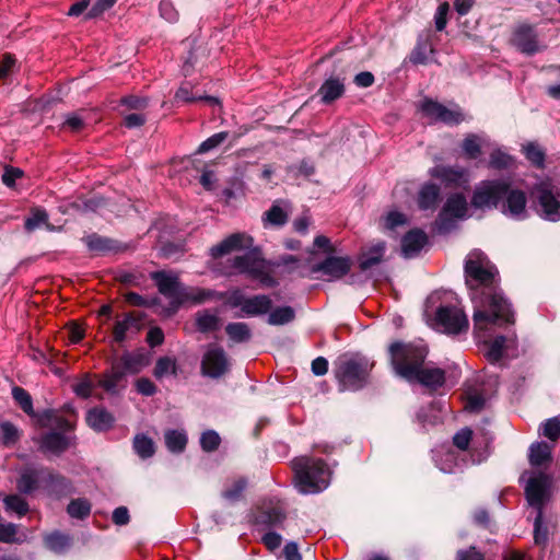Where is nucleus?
Returning <instances> with one entry per match:
<instances>
[{
  "label": "nucleus",
  "mask_w": 560,
  "mask_h": 560,
  "mask_svg": "<svg viewBox=\"0 0 560 560\" xmlns=\"http://www.w3.org/2000/svg\"><path fill=\"white\" fill-rule=\"evenodd\" d=\"M465 281L470 290L480 288L488 290L483 293L480 305L483 310H476L474 313L475 329L483 330L488 324L502 322L514 324V314L511 305L497 291L498 270L489 258L479 250L469 253L464 266Z\"/></svg>",
  "instance_id": "1"
},
{
  "label": "nucleus",
  "mask_w": 560,
  "mask_h": 560,
  "mask_svg": "<svg viewBox=\"0 0 560 560\" xmlns=\"http://www.w3.org/2000/svg\"><path fill=\"white\" fill-rule=\"evenodd\" d=\"M293 483L303 494L318 493L325 490L331 478L328 464L318 457L302 455L291 460Z\"/></svg>",
  "instance_id": "2"
},
{
  "label": "nucleus",
  "mask_w": 560,
  "mask_h": 560,
  "mask_svg": "<svg viewBox=\"0 0 560 560\" xmlns=\"http://www.w3.org/2000/svg\"><path fill=\"white\" fill-rule=\"evenodd\" d=\"M375 362L359 352H347L337 358L334 375L342 392H357L370 381Z\"/></svg>",
  "instance_id": "3"
},
{
  "label": "nucleus",
  "mask_w": 560,
  "mask_h": 560,
  "mask_svg": "<svg viewBox=\"0 0 560 560\" xmlns=\"http://www.w3.org/2000/svg\"><path fill=\"white\" fill-rule=\"evenodd\" d=\"M151 279L155 282L159 292L170 300L173 311L187 302L200 304L218 296L217 292L209 289L186 288L178 276L165 271H154Z\"/></svg>",
  "instance_id": "4"
},
{
  "label": "nucleus",
  "mask_w": 560,
  "mask_h": 560,
  "mask_svg": "<svg viewBox=\"0 0 560 560\" xmlns=\"http://www.w3.org/2000/svg\"><path fill=\"white\" fill-rule=\"evenodd\" d=\"M388 353L395 373L411 381L417 370L425 363L428 348L421 342L396 340L389 345Z\"/></svg>",
  "instance_id": "5"
},
{
  "label": "nucleus",
  "mask_w": 560,
  "mask_h": 560,
  "mask_svg": "<svg viewBox=\"0 0 560 560\" xmlns=\"http://www.w3.org/2000/svg\"><path fill=\"white\" fill-rule=\"evenodd\" d=\"M66 487L67 479L48 467H25L16 480V488L23 494H30L39 488L57 493Z\"/></svg>",
  "instance_id": "6"
},
{
  "label": "nucleus",
  "mask_w": 560,
  "mask_h": 560,
  "mask_svg": "<svg viewBox=\"0 0 560 560\" xmlns=\"http://www.w3.org/2000/svg\"><path fill=\"white\" fill-rule=\"evenodd\" d=\"M232 265L240 273L247 275L250 279L259 281L264 287L271 288L277 284L270 264L261 257L258 249L235 256Z\"/></svg>",
  "instance_id": "7"
},
{
  "label": "nucleus",
  "mask_w": 560,
  "mask_h": 560,
  "mask_svg": "<svg viewBox=\"0 0 560 560\" xmlns=\"http://www.w3.org/2000/svg\"><path fill=\"white\" fill-rule=\"evenodd\" d=\"M506 190V180H483L476 186L471 197V205L477 209L498 208L503 201Z\"/></svg>",
  "instance_id": "8"
},
{
  "label": "nucleus",
  "mask_w": 560,
  "mask_h": 560,
  "mask_svg": "<svg viewBox=\"0 0 560 560\" xmlns=\"http://www.w3.org/2000/svg\"><path fill=\"white\" fill-rule=\"evenodd\" d=\"M509 42L525 55H534L541 49L537 31L534 25L528 23L517 24L512 30Z\"/></svg>",
  "instance_id": "9"
},
{
  "label": "nucleus",
  "mask_w": 560,
  "mask_h": 560,
  "mask_svg": "<svg viewBox=\"0 0 560 560\" xmlns=\"http://www.w3.org/2000/svg\"><path fill=\"white\" fill-rule=\"evenodd\" d=\"M435 320L450 335H458L468 329V318L457 306H440L435 313Z\"/></svg>",
  "instance_id": "10"
},
{
  "label": "nucleus",
  "mask_w": 560,
  "mask_h": 560,
  "mask_svg": "<svg viewBox=\"0 0 560 560\" xmlns=\"http://www.w3.org/2000/svg\"><path fill=\"white\" fill-rule=\"evenodd\" d=\"M534 194L544 218L553 222L560 220V190H553L548 183H540Z\"/></svg>",
  "instance_id": "11"
},
{
  "label": "nucleus",
  "mask_w": 560,
  "mask_h": 560,
  "mask_svg": "<svg viewBox=\"0 0 560 560\" xmlns=\"http://www.w3.org/2000/svg\"><path fill=\"white\" fill-rule=\"evenodd\" d=\"M420 109L428 118L446 125H459L465 120V116L458 106L448 108L431 98H424L421 102Z\"/></svg>",
  "instance_id": "12"
},
{
  "label": "nucleus",
  "mask_w": 560,
  "mask_h": 560,
  "mask_svg": "<svg viewBox=\"0 0 560 560\" xmlns=\"http://www.w3.org/2000/svg\"><path fill=\"white\" fill-rule=\"evenodd\" d=\"M352 259L348 256H332L329 255L323 261L315 264L312 267V272L327 277V280L334 281L343 278L352 268Z\"/></svg>",
  "instance_id": "13"
},
{
  "label": "nucleus",
  "mask_w": 560,
  "mask_h": 560,
  "mask_svg": "<svg viewBox=\"0 0 560 560\" xmlns=\"http://www.w3.org/2000/svg\"><path fill=\"white\" fill-rule=\"evenodd\" d=\"M287 518L284 505L279 500L264 501L257 506L254 516L256 525H264L267 527L280 526Z\"/></svg>",
  "instance_id": "14"
},
{
  "label": "nucleus",
  "mask_w": 560,
  "mask_h": 560,
  "mask_svg": "<svg viewBox=\"0 0 560 560\" xmlns=\"http://www.w3.org/2000/svg\"><path fill=\"white\" fill-rule=\"evenodd\" d=\"M254 245L252 235L245 232H237L226 236L219 244L210 248V255L213 259L221 258L232 252L247 250Z\"/></svg>",
  "instance_id": "15"
},
{
  "label": "nucleus",
  "mask_w": 560,
  "mask_h": 560,
  "mask_svg": "<svg viewBox=\"0 0 560 560\" xmlns=\"http://www.w3.org/2000/svg\"><path fill=\"white\" fill-rule=\"evenodd\" d=\"M229 369L225 351L221 347L212 346L203 354L201 372L212 378L222 376Z\"/></svg>",
  "instance_id": "16"
},
{
  "label": "nucleus",
  "mask_w": 560,
  "mask_h": 560,
  "mask_svg": "<svg viewBox=\"0 0 560 560\" xmlns=\"http://www.w3.org/2000/svg\"><path fill=\"white\" fill-rule=\"evenodd\" d=\"M550 478L546 474H539L528 479L525 487V497L528 504L542 514V506L548 497Z\"/></svg>",
  "instance_id": "17"
},
{
  "label": "nucleus",
  "mask_w": 560,
  "mask_h": 560,
  "mask_svg": "<svg viewBox=\"0 0 560 560\" xmlns=\"http://www.w3.org/2000/svg\"><path fill=\"white\" fill-rule=\"evenodd\" d=\"M291 202L285 199L275 200L271 207L264 212L261 222L265 228L284 226L291 214Z\"/></svg>",
  "instance_id": "18"
},
{
  "label": "nucleus",
  "mask_w": 560,
  "mask_h": 560,
  "mask_svg": "<svg viewBox=\"0 0 560 560\" xmlns=\"http://www.w3.org/2000/svg\"><path fill=\"white\" fill-rule=\"evenodd\" d=\"M83 242L88 246L89 250L94 255L117 254L127 249L126 245H122L109 237L101 236L96 233L86 235L83 238Z\"/></svg>",
  "instance_id": "19"
},
{
  "label": "nucleus",
  "mask_w": 560,
  "mask_h": 560,
  "mask_svg": "<svg viewBox=\"0 0 560 560\" xmlns=\"http://www.w3.org/2000/svg\"><path fill=\"white\" fill-rule=\"evenodd\" d=\"M431 175L448 187L457 188L468 183V172L459 166L438 165L433 167Z\"/></svg>",
  "instance_id": "20"
},
{
  "label": "nucleus",
  "mask_w": 560,
  "mask_h": 560,
  "mask_svg": "<svg viewBox=\"0 0 560 560\" xmlns=\"http://www.w3.org/2000/svg\"><path fill=\"white\" fill-rule=\"evenodd\" d=\"M526 203L527 198L525 192L521 189L511 188L508 182V190L501 202V211L504 214L517 218L525 212Z\"/></svg>",
  "instance_id": "21"
},
{
  "label": "nucleus",
  "mask_w": 560,
  "mask_h": 560,
  "mask_svg": "<svg viewBox=\"0 0 560 560\" xmlns=\"http://www.w3.org/2000/svg\"><path fill=\"white\" fill-rule=\"evenodd\" d=\"M416 374L410 382H417L431 390H436L445 383V371L440 368L428 366L423 363Z\"/></svg>",
  "instance_id": "22"
},
{
  "label": "nucleus",
  "mask_w": 560,
  "mask_h": 560,
  "mask_svg": "<svg viewBox=\"0 0 560 560\" xmlns=\"http://www.w3.org/2000/svg\"><path fill=\"white\" fill-rule=\"evenodd\" d=\"M90 428L97 432L108 431L113 428L115 418L103 407H94L90 409L85 417Z\"/></svg>",
  "instance_id": "23"
},
{
  "label": "nucleus",
  "mask_w": 560,
  "mask_h": 560,
  "mask_svg": "<svg viewBox=\"0 0 560 560\" xmlns=\"http://www.w3.org/2000/svg\"><path fill=\"white\" fill-rule=\"evenodd\" d=\"M141 317L135 312L124 315L121 319H117L113 327V338L117 343H121L127 338V332L130 330L138 331L140 329Z\"/></svg>",
  "instance_id": "24"
},
{
  "label": "nucleus",
  "mask_w": 560,
  "mask_h": 560,
  "mask_svg": "<svg viewBox=\"0 0 560 560\" xmlns=\"http://www.w3.org/2000/svg\"><path fill=\"white\" fill-rule=\"evenodd\" d=\"M38 443L39 450L43 453H51L55 455L63 453L69 447V440L58 432H49L42 435Z\"/></svg>",
  "instance_id": "25"
},
{
  "label": "nucleus",
  "mask_w": 560,
  "mask_h": 560,
  "mask_svg": "<svg viewBox=\"0 0 560 560\" xmlns=\"http://www.w3.org/2000/svg\"><path fill=\"white\" fill-rule=\"evenodd\" d=\"M427 241L428 237L423 231L413 229L401 240L402 253L406 257H411L421 250V248L427 244Z\"/></svg>",
  "instance_id": "26"
},
{
  "label": "nucleus",
  "mask_w": 560,
  "mask_h": 560,
  "mask_svg": "<svg viewBox=\"0 0 560 560\" xmlns=\"http://www.w3.org/2000/svg\"><path fill=\"white\" fill-rule=\"evenodd\" d=\"M37 425L40 428L55 427L62 431H71L74 429L75 420L66 419L54 410H45L37 416Z\"/></svg>",
  "instance_id": "27"
},
{
  "label": "nucleus",
  "mask_w": 560,
  "mask_h": 560,
  "mask_svg": "<svg viewBox=\"0 0 560 560\" xmlns=\"http://www.w3.org/2000/svg\"><path fill=\"white\" fill-rule=\"evenodd\" d=\"M466 198L462 194H453L447 198L446 202L444 203L443 209L440 213V219L443 220L447 215L452 218L462 219L466 215Z\"/></svg>",
  "instance_id": "28"
},
{
  "label": "nucleus",
  "mask_w": 560,
  "mask_h": 560,
  "mask_svg": "<svg viewBox=\"0 0 560 560\" xmlns=\"http://www.w3.org/2000/svg\"><path fill=\"white\" fill-rule=\"evenodd\" d=\"M345 93L343 81L339 78L327 79L319 88L318 95L324 104H330Z\"/></svg>",
  "instance_id": "29"
},
{
  "label": "nucleus",
  "mask_w": 560,
  "mask_h": 560,
  "mask_svg": "<svg viewBox=\"0 0 560 560\" xmlns=\"http://www.w3.org/2000/svg\"><path fill=\"white\" fill-rule=\"evenodd\" d=\"M272 301L268 295L258 294L247 298L243 314L253 317L264 315L270 312Z\"/></svg>",
  "instance_id": "30"
},
{
  "label": "nucleus",
  "mask_w": 560,
  "mask_h": 560,
  "mask_svg": "<svg viewBox=\"0 0 560 560\" xmlns=\"http://www.w3.org/2000/svg\"><path fill=\"white\" fill-rule=\"evenodd\" d=\"M116 364H120V369L124 371V374H137L143 368H145L149 363L148 358L142 353H124L119 360L115 362Z\"/></svg>",
  "instance_id": "31"
},
{
  "label": "nucleus",
  "mask_w": 560,
  "mask_h": 560,
  "mask_svg": "<svg viewBox=\"0 0 560 560\" xmlns=\"http://www.w3.org/2000/svg\"><path fill=\"white\" fill-rule=\"evenodd\" d=\"M124 371L120 369V364L115 362L108 372H105L101 376H97V385L107 393H115L118 384L125 378Z\"/></svg>",
  "instance_id": "32"
},
{
  "label": "nucleus",
  "mask_w": 560,
  "mask_h": 560,
  "mask_svg": "<svg viewBox=\"0 0 560 560\" xmlns=\"http://www.w3.org/2000/svg\"><path fill=\"white\" fill-rule=\"evenodd\" d=\"M385 253V243L378 242L366 250L362 252L360 256V268L361 270H368L375 265H378L383 260Z\"/></svg>",
  "instance_id": "33"
},
{
  "label": "nucleus",
  "mask_w": 560,
  "mask_h": 560,
  "mask_svg": "<svg viewBox=\"0 0 560 560\" xmlns=\"http://www.w3.org/2000/svg\"><path fill=\"white\" fill-rule=\"evenodd\" d=\"M551 462V446L546 442H538L530 446L529 463L533 466H544Z\"/></svg>",
  "instance_id": "34"
},
{
  "label": "nucleus",
  "mask_w": 560,
  "mask_h": 560,
  "mask_svg": "<svg viewBox=\"0 0 560 560\" xmlns=\"http://www.w3.org/2000/svg\"><path fill=\"white\" fill-rule=\"evenodd\" d=\"M439 197L440 188L434 184H427L419 191L418 206L422 210L434 209Z\"/></svg>",
  "instance_id": "35"
},
{
  "label": "nucleus",
  "mask_w": 560,
  "mask_h": 560,
  "mask_svg": "<svg viewBox=\"0 0 560 560\" xmlns=\"http://www.w3.org/2000/svg\"><path fill=\"white\" fill-rule=\"evenodd\" d=\"M12 397L15 400V402L19 405V407L30 417L34 418L37 422V416L39 413H36L33 408V399L30 393L20 386H14L12 388Z\"/></svg>",
  "instance_id": "36"
},
{
  "label": "nucleus",
  "mask_w": 560,
  "mask_h": 560,
  "mask_svg": "<svg viewBox=\"0 0 560 560\" xmlns=\"http://www.w3.org/2000/svg\"><path fill=\"white\" fill-rule=\"evenodd\" d=\"M164 441L170 452L182 453L186 448L188 440L184 431L167 430L164 433Z\"/></svg>",
  "instance_id": "37"
},
{
  "label": "nucleus",
  "mask_w": 560,
  "mask_h": 560,
  "mask_svg": "<svg viewBox=\"0 0 560 560\" xmlns=\"http://www.w3.org/2000/svg\"><path fill=\"white\" fill-rule=\"evenodd\" d=\"M97 385V375L84 374L75 384L72 389L77 396L86 399L92 396L93 389Z\"/></svg>",
  "instance_id": "38"
},
{
  "label": "nucleus",
  "mask_w": 560,
  "mask_h": 560,
  "mask_svg": "<svg viewBox=\"0 0 560 560\" xmlns=\"http://www.w3.org/2000/svg\"><path fill=\"white\" fill-rule=\"evenodd\" d=\"M133 450L139 457L147 459L154 455L155 444L151 438L141 433L133 438Z\"/></svg>",
  "instance_id": "39"
},
{
  "label": "nucleus",
  "mask_w": 560,
  "mask_h": 560,
  "mask_svg": "<svg viewBox=\"0 0 560 560\" xmlns=\"http://www.w3.org/2000/svg\"><path fill=\"white\" fill-rule=\"evenodd\" d=\"M522 151L526 159L536 167L542 168L545 165L546 153L544 149L536 142H527L523 144Z\"/></svg>",
  "instance_id": "40"
},
{
  "label": "nucleus",
  "mask_w": 560,
  "mask_h": 560,
  "mask_svg": "<svg viewBox=\"0 0 560 560\" xmlns=\"http://www.w3.org/2000/svg\"><path fill=\"white\" fill-rule=\"evenodd\" d=\"M175 100L177 101H182V102H185V103H192V102H196V101H205L207 102L209 105H220V101L214 97V96H208V95H198V96H195L192 94V91L189 86L187 85H182L176 94H175Z\"/></svg>",
  "instance_id": "41"
},
{
  "label": "nucleus",
  "mask_w": 560,
  "mask_h": 560,
  "mask_svg": "<svg viewBox=\"0 0 560 560\" xmlns=\"http://www.w3.org/2000/svg\"><path fill=\"white\" fill-rule=\"evenodd\" d=\"M225 332L234 342H244L250 338V329L246 323H230L225 327Z\"/></svg>",
  "instance_id": "42"
},
{
  "label": "nucleus",
  "mask_w": 560,
  "mask_h": 560,
  "mask_svg": "<svg viewBox=\"0 0 560 560\" xmlns=\"http://www.w3.org/2000/svg\"><path fill=\"white\" fill-rule=\"evenodd\" d=\"M246 485L247 482L244 478L233 479L226 483L222 497L228 501L235 502L242 498Z\"/></svg>",
  "instance_id": "43"
},
{
  "label": "nucleus",
  "mask_w": 560,
  "mask_h": 560,
  "mask_svg": "<svg viewBox=\"0 0 560 560\" xmlns=\"http://www.w3.org/2000/svg\"><path fill=\"white\" fill-rule=\"evenodd\" d=\"M168 374H172V375L177 374L176 360L171 357H162V358L158 359L154 370H153V375L156 378H162Z\"/></svg>",
  "instance_id": "44"
},
{
  "label": "nucleus",
  "mask_w": 560,
  "mask_h": 560,
  "mask_svg": "<svg viewBox=\"0 0 560 560\" xmlns=\"http://www.w3.org/2000/svg\"><path fill=\"white\" fill-rule=\"evenodd\" d=\"M68 514L78 520H84L91 513V503L86 499H74L67 506Z\"/></svg>",
  "instance_id": "45"
},
{
  "label": "nucleus",
  "mask_w": 560,
  "mask_h": 560,
  "mask_svg": "<svg viewBox=\"0 0 560 560\" xmlns=\"http://www.w3.org/2000/svg\"><path fill=\"white\" fill-rule=\"evenodd\" d=\"M464 407L470 412H477L485 406V397L477 389H468L463 395Z\"/></svg>",
  "instance_id": "46"
},
{
  "label": "nucleus",
  "mask_w": 560,
  "mask_h": 560,
  "mask_svg": "<svg viewBox=\"0 0 560 560\" xmlns=\"http://www.w3.org/2000/svg\"><path fill=\"white\" fill-rule=\"evenodd\" d=\"M45 546L55 552H62L70 546L69 536L61 533H52L45 537Z\"/></svg>",
  "instance_id": "47"
},
{
  "label": "nucleus",
  "mask_w": 560,
  "mask_h": 560,
  "mask_svg": "<svg viewBox=\"0 0 560 560\" xmlns=\"http://www.w3.org/2000/svg\"><path fill=\"white\" fill-rule=\"evenodd\" d=\"M196 324L199 331L209 332L219 328L220 318L208 312H201L197 314Z\"/></svg>",
  "instance_id": "48"
},
{
  "label": "nucleus",
  "mask_w": 560,
  "mask_h": 560,
  "mask_svg": "<svg viewBox=\"0 0 560 560\" xmlns=\"http://www.w3.org/2000/svg\"><path fill=\"white\" fill-rule=\"evenodd\" d=\"M294 319V311L290 306L277 307L270 312L268 323L270 325H284Z\"/></svg>",
  "instance_id": "49"
},
{
  "label": "nucleus",
  "mask_w": 560,
  "mask_h": 560,
  "mask_svg": "<svg viewBox=\"0 0 560 560\" xmlns=\"http://www.w3.org/2000/svg\"><path fill=\"white\" fill-rule=\"evenodd\" d=\"M5 509L24 516L28 512V503L19 494L7 495L3 500Z\"/></svg>",
  "instance_id": "50"
},
{
  "label": "nucleus",
  "mask_w": 560,
  "mask_h": 560,
  "mask_svg": "<svg viewBox=\"0 0 560 560\" xmlns=\"http://www.w3.org/2000/svg\"><path fill=\"white\" fill-rule=\"evenodd\" d=\"M505 341V337L499 336L492 341L485 342V345L488 347L486 357L490 362L494 363L501 360Z\"/></svg>",
  "instance_id": "51"
},
{
  "label": "nucleus",
  "mask_w": 560,
  "mask_h": 560,
  "mask_svg": "<svg viewBox=\"0 0 560 560\" xmlns=\"http://www.w3.org/2000/svg\"><path fill=\"white\" fill-rule=\"evenodd\" d=\"M513 163V158L501 150H494L490 154L489 166L494 170H508Z\"/></svg>",
  "instance_id": "52"
},
{
  "label": "nucleus",
  "mask_w": 560,
  "mask_h": 560,
  "mask_svg": "<svg viewBox=\"0 0 560 560\" xmlns=\"http://www.w3.org/2000/svg\"><path fill=\"white\" fill-rule=\"evenodd\" d=\"M462 148L468 159L475 160L481 154L480 139L476 135H468L463 141Z\"/></svg>",
  "instance_id": "53"
},
{
  "label": "nucleus",
  "mask_w": 560,
  "mask_h": 560,
  "mask_svg": "<svg viewBox=\"0 0 560 560\" xmlns=\"http://www.w3.org/2000/svg\"><path fill=\"white\" fill-rule=\"evenodd\" d=\"M220 443H221V438L213 430H208L201 434L200 445L205 452L210 453V452L217 451L220 446Z\"/></svg>",
  "instance_id": "54"
},
{
  "label": "nucleus",
  "mask_w": 560,
  "mask_h": 560,
  "mask_svg": "<svg viewBox=\"0 0 560 560\" xmlns=\"http://www.w3.org/2000/svg\"><path fill=\"white\" fill-rule=\"evenodd\" d=\"M0 432L2 443L5 446L15 444L20 438L18 428L8 421L0 424Z\"/></svg>",
  "instance_id": "55"
},
{
  "label": "nucleus",
  "mask_w": 560,
  "mask_h": 560,
  "mask_svg": "<svg viewBox=\"0 0 560 560\" xmlns=\"http://www.w3.org/2000/svg\"><path fill=\"white\" fill-rule=\"evenodd\" d=\"M48 214L44 209L34 208L31 211V215L25 220V229L27 231H33L38 228L40 224L47 223Z\"/></svg>",
  "instance_id": "56"
},
{
  "label": "nucleus",
  "mask_w": 560,
  "mask_h": 560,
  "mask_svg": "<svg viewBox=\"0 0 560 560\" xmlns=\"http://www.w3.org/2000/svg\"><path fill=\"white\" fill-rule=\"evenodd\" d=\"M383 228L385 230L393 231L397 226H401L407 224L408 220L407 217L398 211H390L388 212L383 219Z\"/></svg>",
  "instance_id": "57"
},
{
  "label": "nucleus",
  "mask_w": 560,
  "mask_h": 560,
  "mask_svg": "<svg viewBox=\"0 0 560 560\" xmlns=\"http://www.w3.org/2000/svg\"><path fill=\"white\" fill-rule=\"evenodd\" d=\"M228 136H229V132H226V131H221V132L212 135L207 140L201 142V144L199 145V148L197 150V153L202 154V153H206V152H208L210 150L215 149L222 142L225 141Z\"/></svg>",
  "instance_id": "58"
},
{
  "label": "nucleus",
  "mask_w": 560,
  "mask_h": 560,
  "mask_svg": "<svg viewBox=\"0 0 560 560\" xmlns=\"http://www.w3.org/2000/svg\"><path fill=\"white\" fill-rule=\"evenodd\" d=\"M220 299L225 298V304L232 308L241 307L244 311L247 298L238 289H235L226 294H220Z\"/></svg>",
  "instance_id": "59"
},
{
  "label": "nucleus",
  "mask_w": 560,
  "mask_h": 560,
  "mask_svg": "<svg viewBox=\"0 0 560 560\" xmlns=\"http://www.w3.org/2000/svg\"><path fill=\"white\" fill-rule=\"evenodd\" d=\"M472 439V430L463 428L453 436V444L460 451H467Z\"/></svg>",
  "instance_id": "60"
},
{
  "label": "nucleus",
  "mask_w": 560,
  "mask_h": 560,
  "mask_svg": "<svg viewBox=\"0 0 560 560\" xmlns=\"http://www.w3.org/2000/svg\"><path fill=\"white\" fill-rule=\"evenodd\" d=\"M16 532L18 527L12 523L0 524V541L5 544L19 542Z\"/></svg>",
  "instance_id": "61"
},
{
  "label": "nucleus",
  "mask_w": 560,
  "mask_h": 560,
  "mask_svg": "<svg viewBox=\"0 0 560 560\" xmlns=\"http://www.w3.org/2000/svg\"><path fill=\"white\" fill-rule=\"evenodd\" d=\"M542 434L551 441H557L560 436V420L558 418L547 420Z\"/></svg>",
  "instance_id": "62"
},
{
  "label": "nucleus",
  "mask_w": 560,
  "mask_h": 560,
  "mask_svg": "<svg viewBox=\"0 0 560 560\" xmlns=\"http://www.w3.org/2000/svg\"><path fill=\"white\" fill-rule=\"evenodd\" d=\"M23 176V171L19 167L5 166L2 174V182L8 187H13L15 180Z\"/></svg>",
  "instance_id": "63"
},
{
  "label": "nucleus",
  "mask_w": 560,
  "mask_h": 560,
  "mask_svg": "<svg viewBox=\"0 0 560 560\" xmlns=\"http://www.w3.org/2000/svg\"><path fill=\"white\" fill-rule=\"evenodd\" d=\"M456 560H485V556L476 547H469L457 551Z\"/></svg>",
  "instance_id": "64"
}]
</instances>
